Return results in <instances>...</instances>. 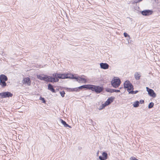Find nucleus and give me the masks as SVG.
<instances>
[{"label":"nucleus","mask_w":160,"mask_h":160,"mask_svg":"<svg viewBox=\"0 0 160 160\" xmlns=\"http://www.w3.org/2000/svg\"><path fill=\"white\" fill-rule=\"evenodd\" d=\"M121 83L120 79L117 77H114L111 82L112 85L115 88L118 87L120 85Z\"/></svg>","instance_id":"nucleus-1"},{"label":"nucleus","mask_w":160,"mask_h":160,"mask_svg":"<svg viewBox=\"0 0 160 160\" xmlns=\"http://www.w3.org/2000/svg\"><path fill=\"white\" fill-rule=\"evenodd\" d=\"M90 90L95 92L97 93H99L102 91L103 88L99 86L90 85Z\"/></svg>","instance_id":"nucleus-2"},{"label":"nucleus","mask_w":160,"mask_h":160,"mask_svg":"<svg viewBox=\"0 0 160 160\" xmlns=\"http://www.w3.org/2000/svg\"><path fill=\"white\" fill-rule=\"evenodd\" d=\"M124 88H127V90L128 92L131 90H133L134 89L133 86L128 80L126 81L124 83Z\"/></svg>","instance_id":"nucleus-3"},{"label":"nucleus","mask_w":160,"mask_h":160,"mask_svg":"<svg viewBox=\"0 0 160 160\" xmlns=\"http://www.w3.org/2000/svg\"><path fill=\"white\" fill-rule=\"evenodd\" d=\"M13 95L12 94L8 92H5L0 93V96L2 98H6L12 97Z\"/></svg>","instance_id":"nucleus-4"},{"label":"nucleus","mask_w":160,"mask_h":160,"mask_svg":"<svg viewBox=\"0 0 160 160\" xmlns=\"http://www.w3.org/2000/svg\"><path fill=\"white\" fill-rule=\"evenodd\" d=\"M71 78L76 79V81L79 83L82 82L86 83V80L85 78H83L80 77H74L73 75L72 76Z\"/></svg>","instance_id":"nucleus-5"},{"label":"nucleus","mask_w":160,"mask_h":160,"mask_svg":"<svg viewBox=\"0 0 160 160\" xmlns=\"http://www.w3.org/2000/svg\"><path fill=\"white\" fill-rule=\"evenodd\" d=\"M147 91L148 92L149 95L151 97L155 98L156 97V94L154 91L152 89H150L148 87H146Z\"/></svg>","instance_id":"nucleus-6"},{"label":"nucleus","mask_w":160,"mask_h":160,"mask_svg":"<svg viewBox=\"0 0 160 160\" xmlns=\"http://www.w3.org/2000/svg\"><path fill=\"white\" fill-rule=\"evenodd\" d=\"M153 11L151 10H146L142 11L141 12L142 14L144 16H149L152 14Z\"/></svg>","instance_id":"nucleus-7"},{"label":"nucleus","mask_w":160,"mask_h":160,"mask_svg":"<svg viewBox=\"0 0 160 160\" xmlns=\"http://www.w3.org/2000/svg\"><path fill=\"white\" fill-rule=\"evenodd\" d=\"M102 156H100L99 157V158L100 160H106L108 158V155L105 152H103L102 153Z\"/></svg>","instance_id":"nucleus-8"},{"label":"nucleus","mask_w":160,"mask_h":160,"mask_svg":"<svg viewBox=\"0 0 160 160\" xmlns=\"http://www.w3.org/2000/svg\"><path fill=\"white\" fill-rule=\"evenodd\" d=\"M37 77L38 79H39L41 80H44L46 82V81L48 80L47 79V78H48L47 77V76H46V75H44L43 74L38 75H37Z\"/></svg>","instance_id":"nucleus-9"},{"label":"nucleus","mask_w":160,"mask_h":160,"mask_svg":"<svg viewBox=\"0 0 160 160\" xmlns=\"http://www.w3.org/2000/svg\"><path fill=\"white\" fill-rule=\"evenodd\" d=\"M68 75L64 74H58V78H59L64 79L71 78L70 76H68Z\"/></svg>","instance_id":"nucleus-10"},{"label":"nucleus","mask_w":160,"mask_h":160,"mask_svg":"<svg viewBox=\"0 0 160 160\" xmlns=\"http://www.w3.org/2000/svg\"><path fill=\"white\" fill-rule=\"evenodd\" d=\"M22 83L24 84H27L28 86L31 85V80L29 78H24L22 80Z\"/></svg>","instance_id":"nucleus-11"},{"label":"nucleus","mask_w":160,"mask_h":160,"mask_svg":"<svg viewBox=\"0 0 160 160\" xmlns=\"http://www.w3.org/2000/svg\"><path fill=\"white\" fill-rule=\"evenodd\" d=\"M100 68L104 69H106L109 68V65L107 63H101L100 64Z\"/></svg>","instance_id":"nucleus-12"},{"label":"nucleus","mask_w":160,"mask_h":160,"mask_svg":"<svg viewBox=\"0 0 160 160\" xmlns=\"http://www.w3.org/2000/svg\"><path fill=\"white\" fill-rule=\"evenodd\" d=\"M134 77L136 80H139L141 77V73L140 72H135L134 74Z\"/></svg>","instance_id":"nucleus-13"},{"label":"nucleus","mask_w":160,"mask_h":160,"mask_svg":"<svg viewBox=\"0 0 160 160\" xmlns=\"http://www.w3.org/2000/svg\"><path fill=\"white\" fill-rule=\"evenodd\" d=\"M115 98L113 97H111L109 98L106 102V104L109 105L113 102Z\"/></svg>","instance_id":"nucleus-14"},{"label":"nucleus","mask_w":160,"mask_h":160,"mask_svg":"<svg viewBox=\"0 0 160 160\" xmlns=\"http://www.w3.org/2000/svg\"><path fill=\"white\" fill-rule=\"evenodd\" d=\"M90 85L88 84L86 85H83L79 87L78 88H78V90L79 89H82V88H86L90 89Z\"/></svg>","instance_id":"nucleus-15"},{"label":"nucleus","mask_w":160,"mask_h":160,"mask_svg":"<svg viewBox=\"0 0 160 160\" xmlns=\"http://www.w3.org/2000/svg\"><path fill=\"white\" fill-rule=\"evenodd\" d=\"M48 89L51 91L53 92H56L55 89L53 88V86L50 83H49L48 86Z\"/></svg>","instance_id":"nucleus-16"},{"label":"nucleus","mask_w":160,"mask_h":160,"mask_svg":"<svg viewBox=\"0 0 160 160\" xmlns=\"http://www.w3.org/2000/svg\"><path fill=\"white\" fill-rule=\"evenodd\" d=\"M8 79V78L6 75L2 74L0 76V80L7 81Z\"/></svg>","instance_id":"nucleus-17"},{"label":"nucleus","mask_w":160,"mask_h":160,"mask_svg":"<svg viewBox=\"0 0 160 160\" xmlns=\"http://www.w3.org/2000/svg\"><path fill=\"white\" fill-rule=\"evenodd\" d=\"M48 77L47 79L48 80L46 81L47 82H54V78H53L50 76H47Z\"/></svg>","instance_id":"nucleus-18"},{"label":"nucleus","mask_w":160,"mask_h":160,"mask_svg":"<svg viewBox=\"0 0 160 160\" xmlns=\"http://www.w3.org/2000/svg\"><path fill=\"white\" fill-rule=\"evenodd\" d=\"M60 120L61 121L62 123L64 126L65 127H68L71 128V127L68 124H67L66 122L62 119H60Z\"/></svg>","instance_id":"nucleus-19"},{"label":"nucleus","mask_w":160,"mask_h":160,"mask_svg":"<svg viewBox=\"0 0 160 160\" xmlns=\"http://www.w3.org/2000/svg\"><path fill=\"white\" fill-rule=\"evenodd\" d=\"M6 81L0 80V85L2 88H4L7 86Z\"/></svg>","instance_id":"nucleus-20"},{"label":"nucleus","mask_w":160,"mask_h":160,"mask_svg":"<svg viewBox=\"0 0 160 160\" xmlns=\"http://www.w3.org/2000/svg\"><path fill=\"white\" fill-rule=\"evenodd\" d=\"M68 89L69 91L71 92L78 91V88H69Z\"/></svg>","instance_id":"nucleus-21"},{"label":"nucleus","mask_w":160,"mask_h":160,"mask_svg":"<svg viewBox=\"0 0 160 160\" xmlns=\"http://www.w3.org/2000/svg\"><path fill=\"white\" fill-rule=\"evenodd\" d=\"M139 102L138 101H136L133 104V107L135 108L139 106Z\"/></svg>","instance_id":"nucleus-22"},{"label":"nucleus","mask_w":160,"mask_h":160,"mask_svg":"<svg viewBox=\"0 0 160 160\" xmlns=\"http://www.w3.org/2000/svg\"><path fill=\"white\" fill-rule=\"evenodd\" d=\"M113 89H111L110 88H107L106 89V91L110 93L113 92Z\"/></svg>","instance_id":"nucleus-23"},{"label":"nucleus","mask_w":160,"mask_h":160,"mask_svg":"<svg viewBox=\"0 0 160 160\" xmlns=\"http://www.w3.org/2000/svg\"><path fill=\"white\" fill-rule=\"evenodd\" d=\"M138 92V91L137 90L133 91V90H132V91H129L128 92L129 94H134L137 93Z\"/></svg>","instance_id":"nucleus-24"},{"label":"nucleus","mask_w":160,"mask_h":160,"mask_svg":"<svg viewBox=\"0 0 160 160\" xmlns=\"http://www.w3.org/2000/svg\"><path fill=\"white\" fill-rule=\"evenodd\" d=\"M154 106V103L152 102H150L148 106V108H152Z\"/></svg>","instance_id":"nucleus-25"},{"label":"nucleus","mask_w":160,"mask_h":160,"mask_svg":"<svg viewBox=\"0 0 160 160\" xmlns=\"http://www.w3.org/2000/svg\"><path fill=\"white\" fill-rule=\"evenodd\" d=\"M124 36L125 37H128V40H129V39H130V38L129 35L126 32H124L123 33Z\"/></svg>","instance_id":"nucleus-26"},{"label":"nucleus","mask_w":160,"mask_h":160,"mask_svg":"<svg viewBox=\"0 0 160 160\" xmlns=\"http://www.w3.org/2000/svg\"><path fill=\"white\" fill-rule=\"evenodd\" d=\"M60 94H61V96L62 97H64V95L65 94L64 91H62L60 92Z\"/></svg>","instance_id":"nucleus-27"},{"label":"nucleus","mask_w":160,"mask_h":160,"mask_svg":"<svg viewBox=\"0 0 160 160\" xmlns=\"http://www.w3.org/2000/svg\"><path fill=\"white\" fill-rule=\"evenodd\" d=\"M39 100H41L42 101V102L43 103H45L46 102V100H45V99L43 98H42V97H40Z\"/></svg>","instance_id":"nucleus-28"},{"label":"nucleus","mask_w":160,"mask_h":160,"mask_svg":"<svg viewBox=\"0 0 160 160\" xmlns=\"http://www.w3.org/2000/svg\"><path fill=\"white\" fill-rule=\"evenodd\" d=\"M58 81L59 79H58V78H54V82H58Z\"/></svg>","instance_id":"nucleus-29"},{"label":"nucleus","mask_w":160,"mask_h":160,"mask_svg":"<svg viewBox=\"0 0 160 160\" xmlns=\"http://www.w3.org/2000/svg\"><path fill=\"white\" fill-rule=\"evenodd\" d=\"M106 104H107V103H106V102L105 103L102 104V109L104 108L106 106L108 105H107Z\"/></svg>","instance_id":"nucleus-30"},{"label":"nucleus","mask_w":160,"mask_h":160,"mask_svg":"<svg viewBox=\"0 0 160 160\" xmlns=\"http://www.w3.org/2000/svg\"><path fill=\"white\" fill-rule=\"evenodd\" d=\"M89 124H92L93 123V122L92 120L91 119H89L88 120Z\"/></svg>","instance_id":"nucleus-31"},{"label":"nucleus","mask_w":160,"mask_h":160,"mask_svg":"<svg viewBox=\"0 0 160 160\" xmlns=\"http://www.w3.org/2000/svg\"><path fill=\"white\" fill-rule=\"evenodd\" d=\"M58 73H54L52 74V76L54 78H56V77H58Z\"/></svg>","instance_id":"nucleus-32"},{"label":"nucleus","mask_w":160,"mask_h":160,"mask_svg":"<svg viewBox=\"0 0 160 160\" xmlns=\"http://www.w3.org/2000/svg\"><path fill=\"white\" fill-rule=\"evenodd\" d=\"M113 92H120V90H116V89H113Z\"/></svg>","instance_id":"nucleus-33"},{"label":"nucleus","mask_w":160,"mask_h":160,"mask_svg":"<svg viewBox=\"0 0 160 160\" xmlns=\"http://www.w3.org/2000/svg\"><path fill=\"white\" fill-rule=\"evenodd\" d=\"M140 102L141 103V104L143 103L144 102V101L143 100H140Z\"/></svg>","instance_id":"nucleus-34"},{"label":"nucleus","mask_w":160,"mask_h":160,"mask_svg":"<svg viewBox=\"0 0 160 160\" xmlns=\"http://www.w3.org/2000/svg\"><path fill=\"white\" fill-rule=\"evenodd\" d=\"M132 3L133 4H134L136 3V2H135L134 0L132 1Z\"/></svg>","instance_id":"nucleus-35"},{"label":"nucleus","mask_w":160,"mask_h":160,"mask_svg":"<svg viewBox=\"0 0 160 160\" xmlns=\"http://www.w3.org/2000/svg\"><path fill=\"white\" fill-rule=\"evenodd\" d=\"M135 2H136V3H137L139 2L138 0H134Z\"/></svg>","instance_id":"nucleus-36"},{"label":"nucleus","mask_w":160,"mask_h":160,"mask_svg":"<svg viewBox=\"0 0 160 160\" xmlns=\"http://www.w3.org/2000/svg\"><path fill=\"white\" fill-rule=\"evenodd\" d=\"M67 75H68V76H70L71 77H72V75H71V74H67Z\"/></svg>","instance_id":"nucleus-37"},{"label":"nucleus","mask_w":160,"mask_h":160,"mask_svg":"<svg viewBox=\"0 0 160 160\" xmlns=\"http://www.w3.org/2000/svg\"><path fill=\"white\" fill-rule=\"evenodd\" d=\"M142 0H138L139 1V2H141V1H142Z\"/></svg>","instance_id":"nucleus-38"},{"label":"nucleus","mask_w":160,"mask_h":160,"mask_svg":"<svg viewBox=\"0 0 160 160\" xmlns=\"http://www.w3.org/2000/svg\"><path fill=\"white\" fill-rule=\"evenodd\" d=\"M98 152H99V151H98V152H97V155H98Z\"/></svg>","instance_id":"nucleus-39"},{"label":"nucleus","mask_w":160,"mask_h":160,"mask_svg":"<svg viewBox=\"0 0 160 160\" xmlns=\"http://www.w3.org/2000/svg\"><path fill=\"white\" fill-rule=\"evenodd\" d=\"M155 2H156V0H154Z\"/></svg>","instance_id":"nucleus-40"}]
</instances>
